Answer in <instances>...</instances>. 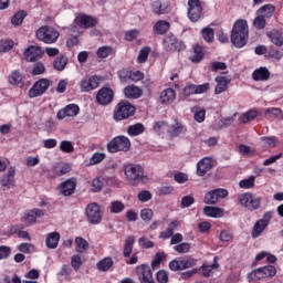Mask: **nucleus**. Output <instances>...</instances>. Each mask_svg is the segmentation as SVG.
Returning <instances> with one entry per match:
<instances>
[{"label": "nucleus", "instance_id": "412c9836", "mask_svg": "<svg viewBox=\"0 0 283 283\" xmlns=\"http://www.w3.org/2000/svg\"><path fill=\"white\" fill-rule=\"evenodd\" d=\"M182 227V221L175 219L168 223V227L165 231L159 233L160 240H169L171 235H174V231H178L179 228Z\"/></svg>", "mask_w": 283, "mask_h": 283}, {"label": "nucleus", "instance_id": "ddd939ff", "mask_svg": "<svg viewBox=\"0 0 283 283\" xmlns=\"http://www.w3.org/2000/svg\"><path fill=\"white\" fill-rule=\"evenodd\" d=\"M50 87V81L48 78H41L36 81L28 92L29 98H38V96H43Z\"/></svg>", "mask_w": 283, "mask_h": 283}, {"label": "nucleus", "instance_id": "7ed1b4c3", "mask_svg": "<svg viewBox=\"0 0 283 283\" xmlns=\"http://www.w3.org/2000/svg\"><path fill=\"white\" fill-rule=\"evenodd\" d=\"M35 36L39 41H42V43L51 45L59 41V36H61V34L53 27L44 25L36 30Z\"/></svg>", "mask_w": 283, "mask_h": 283}, {"label": "nucleus", "instance_id": "0eeeda50", "mask_svg": "<svg viewBox=\"0 0 283 283\" xmlns=\"http://www.w3.org/2000/svg\"><path fill=\"white\" fill-rule=\"evenodd\" d=\"M275 273H277V270H275V266L265 265L263 268H259L252 271L248 275V280L249 282H258V280H264V277H273Z\"/></svg>", "mask_w": 283, "mask_h": 283}, {"label": "nucleus", "instance_id": "473e14b6", "mask_svg": "<svg viewBox=\"0 0 283 283\" xmlns=\"http://www.w3.org/2000/svg\"><path fill=\"white\" fill-rule=\"evenodd\" d=\"M273 12H275V7L273 4H265L256 11V14L263 19H271Z\"/></svg>", "mask_w": 283, "mask_h": 283}, {"label": "nucleus", "instance_id": "393cba45", "mask_svg": "<svg viewBox=\"0 0 283 283\" xmlns=\"http://www.w3.org/2000/svg\"><path fill=\"white\" fill-rule=\"evenodd\" d=\"M76 190V179L71 178L60 185V192L62 196H72Z\"/></svg>", "mask_w": 283, "mask_h": 283}, {"label": "nucleus", "instance_id": "a211bd4d", "mask_svg": "<svg viewBox=\"0 0 283 283\" xmlns=\"http://www.w3.org/2000/svg\"><path fill=\"white\" fill-rule=\"evenodd\" d=\"M167 134L170 138H178L182 134H187V126L182 122L175 119V122L168 125Z\"/></svg>", "mask_w": 283, "mask_h": 283}, {"label": "nucleus", "instance_id": "4468645a", "mask_svg": "<svg viewBox=\"0 0 283 283\" xmlns=\"http://www.w3.org/2000/svg\"><path fill=\"white\" fill-rule=\"evenodd\" d=\"M202 17V2L200 0H188V18L192 23L200 21Z\"/></svg>", "mask_w": 283, "mask_h": 283}, {"label": "nucleus", "instance_id": "8fccbe9b", "mask_svg": "<svg viewBox=\"0 0 283 283\" xmlns=\"http://www.w3.org/2000/svg\"><path fill=\"white\" fill-rule=\"evenodd\" d=\"M55 176H65L72 171V166L70 164H62L54 168Z\"/></svg>", "mask_w": 283, "mask_h": 283}, {"label": "nucleus", "instance_id": "6e6552de", "mask_svg": "<svg viewBox=\"0 0 283 283\" xmlns=\"http://www.w3.org/2000/svg\"><path fill=\"white\" fill-rule=\"evenodd\" d=\"M198 264V260L193 258H180L169 262L170 271H187V269H193Z\"/></svg>", "mask_w": 283, "mask_h": 283}, {"label": "nucleus", "instance_id": "2eb2a0df", "mask_svg": "<svg viewBox=\"0 0 283 283\" xmlns=\"http://www.w3.org/2000/svg\"><path fill=\"white\" fill-rule=\"evenodd\" d=\"M101 85V77L97 75H86L80 82L81 92L87 93L96 90Z\"/></svg>", "mask_w": 283, "mask_h": 283}, {"label": "nucleus", "instance_id": "6ab92c4d", "mask_svg": "<svg viewBox=\"0 0 283 283\" xmlns=\"http://www.w3.org/2000/svg\"><path fill=\"white\" fill-rule=\"evenodd\" d=\"M96 101L99 105H109L114 101V91L109 87H102L97 92Z\"/></svg>", "mask_w": 283, "mask_h": 283}, {"label": "nucleus", "instance_id": "4be33fe9", "mask_svg": "<svg viewBox=\"0 0 283 283\" xmlns=\"http://www.w3.org/2000/svg\"><path fill=\"white\" fill-rule=\"evenodd\" d=\"M43 56V50L41 46L31 45L24 50V59L29 63H33L36 59H41Z\"/></svg>", "mask_w": 283, "mask_h": 283}, {"label": "nucleus", "instance_id": "13d9d810", "mask_svg": "<svg viewBox=\"0 0 283 283\" xmlns=\"http://www.w3.org/2000/svg\"><path fill=\"white\" fill-rule=\"evenodd\" d=\"M168 127L169 125H167V122H155L153 125V129L156 134H165Z\"/></svg>", "mask_w": 283, "mask_h": 283}, {"label": "nucleus", "instance_id": "7c9ffc66", "mask_svg": "<svg viewBox=\"0 0 283 283\" xmlns=\"http://www.w3.org/2000/svg\"><path fill=\"white\" fill-rule=\"evenodd\" d=\"M124 94L126 98H140L143 96V91L138 86L128 85L124 88Z\"/></svg>", "mask_w": 283, "mask_h": 283}, {"label": "nucleus", "instance_id": "774afa93", "mask_svg": "<svg viewBox=\"0 0 283 283\" xmlns=\"http://www.w3.org/2000/svg\"><path fill=\"white\" fill-rule=\"evenodd\" d=\"M20 253H32L34 252V245L32 243H21L18 245Z\"/></svg>", "mask_w": 283, "mask_h": 283}, {"label": "nucleus", "instance_id": "72a5a7b5", "mask_svg": "<svg viewBox=\"0 0 283 283\" xmlns=\"http://www.w3.org/2000/svg\"><path fill=\"white\" fill-rule=\"evenodd\" d=\"M268 36L270 39V41L274 44L277 45V48H282L283 45V36H282V32L277 31V30H272L268 33Z\"/></svg>", "mask_w": 283, "mask_h": 283}, {"label": "nucleus", "instance_id": "5701e85b", "mask_svg": "<svg viewBox=\"0 0 283 283\" xmlns=\"http://www.w3.org/2000/svg\"><path fill=\"white\" fill-rule=\"evenodd\" d=\"M213 169V159L211 157H205L197 164V175L202 177L208 171Z\"/></svg>", "mask_w": 283, "mask_h": 283}, {"label": "nucleus", "instance_id": "a878e982", "mask_svg": "<svg viewBox=\"0 0 283 283\" xmlns=\"http://www.w3.org/2000/svg\"><path fill=\"white\" fill-rule=\"evenodd\" d=\"M176 101V91L174 88H166L159 94V103L161 105H171Z\"/></svg>", "mask_w": 283, "mask_h": 283}, {"label": "nucleus", "instance_id": "a18cd8bd", "mask_svg": "<svg viewBox=\"0 0 283 283\" xmlns=\"http://www.w3.org/2000/svg\"><path fill=\"white\" fill-rule=\"evenodd\" d=\"M65 65H67V59L65 55L59 56L54 62H53V67L57 72H63L65 70Z\"/></svg>", "mask_w": 283, "mask_h": 283}, {"label": "nucleus", "instance_id": "f03ea898", "mask_svg": "<svg viewBox=\"0 0 283 283\" xmlns=\"http://www.w3.org/2000/svg\"><path fill=\"white\" fill-rule=\"evenodd\" d=\"M109 154H118V151L127 153L132 149V140L127 136H116L106 146Z\"/></svg>", "mask_w": 283, "mask_h": 283}, {"label": "nucleus", "instance_id": "39448f33", "mask_svg": "<svg viewBox=\"0 0 283 283\" xmlns=\"http://www.w3.org/2000/svg\"><path fill=\"white\" fill-rule=\"evenodd\" d=\"M124 174L129 182H147L145 170L139 165H126L124 168Z\"/></svg>", "mask_w": 283, "mask_h": 283}, {"label": "nucleus", "instance_id": "6e6d98bb", "mask_svg": "<svg viewBox=\"0 0 283 283\" xmlns=\"http://www.w3.org/2000/svg\"><path fill=\"white\" fill-rule=\"evenodd\" d=\"M140 218L144 222H151L154 218V210L149 208H144L140 210Z\"/></svg>", "mask_w": 283, "mask_h": 283}, {"label": "nucleus", "instance_id": "864d4df0", "mask_svg": "<svg viewBox=\"0 0 283 283\" xmlns=\"http://www.w3.org/2000/svg\"><path fill=\"white\" fill-rule=\"evenodd\" d=\"M151 8L154 14L160 15L167 12V7H163V2H160L159 0L154 1Z\"/></svg>", "mask_w": 283, "mask_h": 283}, {"label": "nucleus", "instance_id": "ea45409f", "mask_svg": "<svg viewBox=\"0 0 283 283\" xmlns=\"http://www.w3.org/2000/svg\"><path fill=\"white\" fill-rule=\"evenodd\" d=\"M113 266H114V260H112V258L109 256L102 259L97 263L98 271H103V272L109 271Z\"/></svg>", "mask_w": 283, "mask_h": 283}, {"label": "nucleus", "instance_id": "2f4dec72", "mask_svg": "<svg viewBox=\"0 0 283 283\" xmlns=\"http://www.w3.org/2000/svg\"><path fill=\"white\" fill-rule=\"evenodd\" d=\"M60 240H61V234H59V232H51L46 237L45 244L48 249H56L59 247Z\"/></svg>", "mask_w": 283, "mask_h": 283}, {"label": "nucleus", "instance_id": "bf43d9fd", "mask_svg": "<svg viewBox=\"0 0 283 283\" xmlns=\"http://www.w3.org/2000/svg\"><path fill=\"white\" fill-rule=\"evenodd\" d=\"M71 266L74 269V271H78L81 266H83V259L81 255L75 254L71 258Z\"/></svg>", "mask_w": 283, "mask_h": 283}, {"label": "nucleus", "instance_id": "aec40b11", "mask_svg": "<svg viewBox=\"0 0 283 283\" xmlns=\"http://www.w3.org/2000/svg\"><path fill=\"white\" fill-rule=\"evenodd\" d=\"M44 216H45V210L34 208L24 213L23 220L25 224H35L36 220H39V218H43Z\"/></svg>", "mask_w": 283, "mask_h": 283}, {"label": "nucleus", "instance_id": "c756f323", "mask_svg": "<svg viewBox=\"0 0 283 283\" xmlns=\"http://www.w3.org/2000/svg\"><path fill=\"white\" fill-rule=\"evenodd\" d=\"M169 28H171V24H169L168 21L165 20H158L155 25L153 27V30L155 34H166L169 31Z\"/></svg>", "mask_w": 283, "mask_h": 283}, {"label": "nucleus", "instance_id": "c9c22d12", "mask_svg": "<svg viewBox=\"0 0 283 283\" xmlns=\"http://www.w3.org/2000/svg\"><path fill=\"white\" fill-rule=\"evenodd\" d=\"M90 249V243L82 237L75 238V251L76 253H85Z\"/></svg>", "mask_w": 283, "mask_h": 283}, {"label": "nucleus", "instance_id": "0e129e2a", "mask_svg": "<svg viewBox=\"0 0 283 283\" xmlns=\"http://www.w3.org/2000/svg\"><path fill=\"white\" fill-rule=\"evenodd\" d=\"M156 279L158 283H167L169 282V272L160 270L157 272Z\"/></svg>", "mask_w": 283, "mask_h": 283}, {"label": "nucleus", "instance_id": "c85d7f7f", "mask_svg": "<svg viewBox=\"0 0 283 283\" xmlns=\"http://www.w3.org/2000/svg\"><path fill=\"white\" fill-rule=\"evenodd\" d=\"M203 213L208 218H222V216H224V209L218 208V207L206 206L203 208Z\"/></svg>", "mask_w": 283, "mask_h": 283}, {"label": "nucleus", "instance_id": "e433bc0d", "mask_svg": "<svg viewBox=\"0 0 283 283\" xmlns=\"http://www.w3.org/2000/svg\"><path fill=\"white\" fill-rule=\"evenodd\" d=\"M134 242H136V237L129 235L125 239L124 244V258H129L132 251H134Z\"/></svg>", "mask_w": 283, "mask_h": 283}, {"label": "nucleus", "instance_id": "de8ad7c7", "mask_svg": "<svg viewBox=\"0 0 283 283\" xmlns=\"http://www.w3.org/2000/svg\"><path fill=\"white\" fill-rule=\"evenodd\" d=\"M91 191L93 193H98L99 191H103V178L96 177L92 180Z\"/></svg>", "mask_w": 283, "mask_h": 283}, {"label": "nucleus", "instance_id": "f3484780", "mask_svg": "<svg viewBox=\"0 0 283 283\" xmlns=\"http://www.w3.org/2000/svg\"><path fill=\"white\" fill-rule=\"evenodd\" d=\"M81 108L76 104H69L64 108H61L57 114V120H64V118H74V116H78Z\"/></svg>", "mask_w": 283, "mask_h": 283}, {"label": "nucleus", "instance_id": "052dcab7", "mask_svg": "<svg viewBox=\"0 0 283 283\" xmlns=\"http://www.w3.org/2000/svg\"><path fill=\"white\" fill-rule=\"evenodd\" d=\"M253 25L256 28V30H264L266 28V18H262L261 15H258L253 20Z\"/></svg>", "mask_w": 283, "mask_h": 283}, {"label": "nucleus", "instance_id": "cd10ccee", "mask_svg": "<svg viewBox=\"0 0 283 283\" xmlns=\"http://www.w3.org/2000/svg\"><path fill=\"white\" fill-rule=\"evenodd\" d=\"M217 86L214 88V94H222L223 92H227L229 87V83H231V80L224 76H218L216 77Z\"/></svg>", "mask_w": 283, "mask_h": 283}, {"label": "nucleus", "instance_id": "c03bdc74", "mask_svg": "<svg viewBox=\"0 0 283 283\" xmlns=\"http://www.w3.org/2000/svg\"><path fill=\"white\" fill-rule=\"evenodd\" d=\"M261 143H263L264 147L273 149V147H277V137L264 136V137H261Z\"/></svg>", "mask_w": 283, "mask_h": 283}, {"label": "nucleus", "instance_id": "603ef678", "mask_svg": "<svg viewBox=\"0 0 283 283\" xmlns=\"http://www.w3.org/2000/svg\"><path fill=\"white\" fill-rule=\"evenodd\" d=\"M174 251H177V253L185 254L189 253L191 251V243L189 242H182L174 247Z\"/></svg>", "mask_w": 283, "mask_h": 283}, {"label": "nucleus", "instance_id": "4c0bfd02", "mask_svg": "<svg viewBox=\"0 0 283 283\" xmlns=\"http://www.w3.org/2000/svg\"><path fill=\"white\" fill-rule=\"evenodd\" d=\"M8 82L10 85L17 87V85H21V83H23V75L19 71H12L8 76Z\"/></svg>", "mask_w": 283, "mask_h": 283}, {"label": "nucleus", "instance_id": "a19ab883", "mask_svg": "<svg viewBox=\"0 0 283 283\" xmlns=\"http://www.w3.org/2000/svg\"><path fill=\"white\" fill-rule=\"evenodd\" d=\"M114 49L108 45L99 46L96 51L97 59H107V56H112Z\"/></svg>", "mask_w": 283, "mask_h": 283}, {"label": "nucleus", "instance_id": "f257e3e1", "mask_svg": "<svg viewBox=\"0 0 283 283\" xmlns=\"http://www.w3.org/2000/svg\"><path fill=\"white\" fill-rule=\"evenodd\" d=\"M247 41H249V24L247 20H238L233 24L231 43H233L235 48H244Z\"/></svg>", "mask_w": 283, "mask_h": 283}, {"label": "nucleus", "instance_id": "1a4fd4ad", "mask_svg": "<svg viewBox=\"0 0 283 283\" xmlns=\"http://www.w3.org/2000/svg\"><path fill=\"white\" fill-rule=\"evenodd\" d=\"M163 45L166 52H182V50H186L187 48L185 43L178 40V38H176L174 34L166 35L164 38Z\"/></svg>", "mask_w": 283, "mask_h": 283}, {"label": "nucleus", "instance_id": "f704fd0d", "mask_svg": "<svg viewBox=\"0 0 283 283\" xmlns=\"http://www.w3.org/2000/svg\"><path fill=\"white\" fill-rule=\"evenodd\" d=\"M25 17H28V12L25 10H20L13 17H11V24L14 28H19L25 21Z\"/></svg>", "mask_w": 283, "mask_h": 283}, {"label": "nucleus", "instance_id": "4d7b16f0", "mask_svg": "<svg viewBox=\"0 0 283 283\" xmlns=\"http://www.w3.org/2000/svg\"><path fill=\"white\" fill-rule=\"evenodd\" d=\"M12 48H14V41H12V40H1L0 41V52L1 53L10 52V50H12Z\"/></svg>", "mask_w": 283, "mask_h": 283}, {"label": "nucleus", "instance_id": "bb28decb", "mask_svg": "<svg viewBox=\"0 0 283 283\" xmlns=\"http://www.w3.org/2000/svg\"><path fill=\"white\" fill-rule=\"evenodd\" d=\"M253 81H269L271 78V72L269 69L261 66L252 73Z\"/></svg>", "mask_w": 283, "mask_h": 283}, {"label": "nucleus", "instance_id": "9d476101", "mask_svg": "<svg viewBox=\"0 0 283 283\" xmlns=\"http://www.w3.org/2000/svg\"><path fill=\"white\" fill-rule=\"evenodd\" d=\"M273 218V212L272 211H268L263 214L262 219H259L253 228H252V238L255 240L256 238H260V235H262V233H264V230L266 229V227H269V223L271 222Z\"/></svg>", "mask_w": 283, "mask_h": 283}, {"label": "nucleus", "instance_id": "79ce46f5", "mask_svg": "<svg viewBox=\"0 0 283 283\" xmlns=\"http://www.w3.org/2000/svg\"><path fill=\"white\" fill-rule=\"evenodd\" d=\"M205 59V53L202 52V46L196 44L193 46V55L190 57L192 63H200Z\"/></svg>", "mask_w": 283, "mask_h": 283}, {"label": "nucleus", "instance_id": "58836bf2", "mask_svg": "<svg viewBox=\"0 0 283 283\" xmlns=\"http://www.w3.org/2000/svg\"><path fill=\"white\" fill-rule=\"evenodd\" d=\"M145 133V125L137 123L134 125L128 126L127 128V134L128 136H140V134Z\"/></svg>", "mask_w": 283, "mask_h": 283}, {"label": "nucleus", "instance_id": "e2e57ef3", "mask_svg": "<svg viewBox=\"0 0 283 283\" xmlns=\"http://www.w3.org/2000/svg\"><path fill=\"white\" fill-rule=\"evenodd\" d=\"M206 116H207V111L205 108H197L195 111V120L197 123H205Z\"/></svg>", "mask_w": 283, "mask_h": 283}, {"label": "nucleus", "instance_id": "680f3d73", "mask_svg": "<svg viewBox=\"0 0 283 283\" xmlns=\"http://www.w3.org/2000/svg\"><path fill=\"white\" fill-rule=\"evenodd\" d=\"M203 202H205V205H217L218 203V200L216 198V193L213 192V190H211L205 195Z\"/></svg>", "mask_w": 283, "mask_h": 283}, {"label": "nucleus", "instance_id": "338daca9", "mask_svg": "<svg viewBox=\"0 0 283 283\" xmlns=\"http://www.w3.org/2000/svg\"><path fill=\"white\" fill-rule=\"evenodd\" d=\"M213 269H218V263H213L211 265L203 264L201 266L203 277H209V275H211V271H213Z\"/></svg>", "mask_w": 283, "mask_h": 283}, {"label": "nucleus", "instance_id": "49530a36", "mask_svg": "<svg viewBox=\"0 0 283 283\" xmlns=\"http://www.w3.org/2000/svg\"><path fill=\"white\" fill-rule=\"evenodd\" d=\"M241 189H253L255 187V176H250L239 182Z\"/></svg>", "mask_w": 283, "mask_h": 283}, {"label": "nucleus", "instance_id": "20e7f679", "mask_svg": "<svg viewBox=\"0 0 283 283\" xmlns=\"http://www.w3.org/2000/svg\"><path fill=\"white\" fill-rule=\"evenodd\" d=\"M238 201L239 205L244 207V209H248V211H258L262 205V197L245 192L238 196Z\"/></svg>", "mask_w": 283, "mask_h": 283}, {"label": "nucleus", "instance_id": "5fc2aeb1", "mask_svg": "<svg viewBox=\"0 0 283 283\" xmlns=\"http://www.w3.org/2000/svg\"><path fill=\"white\" fill-rule=\"evenodd\" d=\"M60 149L64 154H73V151H74V144H72V142H70V140H62L60 143Z\"/></svg>", "mask_w": 283, "mask_h": 283}, {"label": "nucleus", "instance_id": "b1692460", "mask_svg": "<svg viewBox=\"0 0 283 283\" xmlns=\"http://www.w3.org/2000/svg\"><path fill=\"white\" fill-rule=\"evenodd\" d=\"M17 175V168L10 167L6 175L0 179V184L6 189H12L14 187V176Z\"/></svg>", "mask_w": 283, "mask_h": 283}, {"label": "nucleus", "instance_id": "3c124183", "mask_svg": "<svg viewBox=\"0 0 283 283\" xmlns=\"http://www.w3.org/2000/svg\"><path fill=\"white\" fill-rule=\"evenodd\" d=\"M202 39L207 41V43H211L214 39L216 33L213 29L206 27L201 30Z\"/></svg>", "mask_w": 283, "mask_h": 283}, {"label": "nucleus", "instance_id": "dca6fc26", "mask_svg": "<svg viewBox=\"0 0 283 283\" xmlns=\"http://www.w3.org/2000/svg\"><path fill=\"white\" fill-rule=\"evenodd\" d=\"M137 277L140 283H156L151 268L146 264L138 265L136 268Z\"/></svg>", "mask_w": 283, "mask_h": 283}, {"label": "nucleus", "instance_id": "423d86ee", "mask_svg": "<svg viewBox=\"0 0 283 283\" xmlns=\"http://www.w3.org/2000/svg\"><path fill=\"white\" fill-rule=\"evenodd\" d=\"M134 114H136V107H134V105H132L127 101H122L118 103L117 108L114 113V119L125 120L130 116H134Z\"/></svg>", "mask_w": 283, "mask_h": 283}, {"label": "nucleus", "instance_id": "37998d69", "mask_svg": "<svg viewBox=\"0 0 283 283\" xmlns=\"http://www.w3.org/2000/svg\"><path fill=\"white\" fill-rule=\"evenodd\" d=\"M125 209V203L123 201H112L108 206V210L111 213H123V210Z\"/></svg>", "mask_w": 283, "mask_h": 283}, {"label": "nucleus", "instance_id": "9b49d317", "mask_svg": "<svg viewBox=\"0 0 283 283\" xmlns=\"http://www.w3.org/2000/svg\"><path fill=\"white\" fill-rule=\"evenodd\" d=\"M98 24V20L92 15L80 14L75 18L72 27V32H76L77 28H84V30H88V28H94V25Z\"/></svg>", "mask_w": 283, "mask_h": 283}, {"label": "nucleus", "instance_id": "09e8293b", "mask_svg": "<svg viewBox=\"0 0 283 283\" xmlns=\"http://www.w3.org/2000/svg\"><path fill=\"white\" fill-rule=\"evenodd\" d=\"M151 52V48L149 46H144L139 51V55L137 57V63H146L147 59H149V54Z\"/></svg>", "mask_w": 283, "mask_h": 283}, {"label": "nucleus", "instance_id": "69168bd1", "mask_svg": "<svg viewBox=\"0 0 283 283\" xmlns=\"http://www.w3.org/2000/svg\"><path fill=\"white\" fill-rule=\"evenodd\" d=\"M103 160H105V153H95L90 159V165H98Z\"/></svg>", "mask_w": 283, "mask_h": 283}, {"label": "nucleus", "instance_id": "f8f14e48", "mask_svg": "<svg viewBox=\"0 0 283 283\" xmlns=\"http://www.w3.org/2000/svg\"><path fill=\"white\" fill-rule=\"evenodd\" d=\"M86 216L91 224H101V221L103 220V211L101 210V206L96 202L90 203L86 207Z\"/></svg>", "mask_w": 283, "mask_h": 283}]
</instances>
